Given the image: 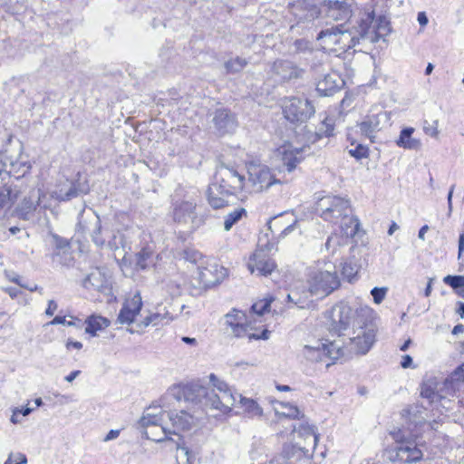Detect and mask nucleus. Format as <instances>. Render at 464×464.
Returning <instances> with one entry per match:
<instances>
[{
	"label": "nucleus",
	"instance_id": "nucleus-53",
	"mask_svg": "<svg viewBox=\"0 0 464 464\" xmlns=\"http://www.w3.org/2000/svg\"><path fill=\"white\" fill-rule=\"evenodd\" d=\"M341 28H343V25L332 26L330 28L322 30L317 35V40L326 39L329 36H332L333 33L339 31Z\"/></svg>",
	"mask_w": 464,
	"mask_h": 464
},
{
	"label": "nucleus",
	"instance_id": "nucleus-7",
	"mask_svg": "<svg viewBox=\"0 0 464 464\" xmlns=\"http://www.w3.org/2000/svg\"><path fill=\"white\" fill-rule=\"evenodd\" d=\"M303 357L312 363H324L326 368L345 357V352L338 341L317 340L302 349Z\"/></svg>",
	"mask_w": 464,
	"mask_h": 464
},
{
	"label": "nucleus",
	"instance_id": "nucleus-28",
	"mask_svg": "<svg viewBox=\"0 0 464 464\" xmlns=\"http://www.w3.org/2000/svg\"><path fill=\"white\" fill-rule=\"evenodd\" d=\"M414 128L407 127L401 130L399 139L396 140V144L406 150H418L421 148V141L419 139L413 138L412 134Z\"/></svg>",
	"mask_w": 464,
	"mask_h": 464
},
{
	"label": "nucleus",
	"instance_id": "nucleus-21",
	"mask_svg": "<svg viewBox=\"0 0 464 464\" xmlns=\"http://www.w3.org/2000/svg\"><path fill=\"white\" fill-rule=\"evenodd\" d=\"M387 120L385 112L367 115L359 124L360 132L362 136L368 138L371 142H374L375 134L382 129L381 122Z\"/></svg>",
	"mask_w": 464,
	"mask_h": 464
},
{
	"label": "nucleus",
	"instance_id": "nucleus-18",
	"mask_svg": "<svg viewBox=\"0 0 464 464\" xmlns=\"http://www.w3.org/2000/svg\"><path fill=\"white\" fill-rule=\"evenodd\" d=\"M276 263L264 249H257L249 257L247 268L251 274L256 271L262 276L270 275L276 268Z\"/></svg>",
	"mask_w": 464,
	"mask_h": 464
},
{
	"label": "nucleus",
	"instance_id": "nucleus-46",
	"mask_svg": "<svg viewBox=\"0 0 464 464\" xmlns=\"http://www.w3.org/2000/svg\"><path fill=\"white\" fill-rule=\"evenodd\" d=\"M209 380H210V382L211 384L213 385L214 389L216 392H218V393L219 394H222L224 392L226 393H233L231 389L228 387V385L219 380L214 373H211L209 375Z\"/></svg>",
	"mask_w": 464,
	"mask_h": 464
},
{
	"label": "nucleus",
	"instance_id": "nucleus-22",
	"mask_svg": "<svg viewBox=\"0 0 464 464\" xmlns=\"http://www.w3.org/2000/svg\"><path fill=\"white\" fill-rule=\"evenodd\" d=\"M86 289H93L108 295L111 293V282L106 275L99 268L92 270L83 281Z\"/></svg>",
	"mask_w": 464,
	"mask_h": 464
},
{
	"label": "nucleus",
	"instance_id": "nucleus-37",
	"mask_svg": "<svg viewBox=\"0 0 464 464\" xmlns=\"http://www.w3.org/2000/svg\"><path fill=\"white\" fill-rule=\"evenodd\" d=\"M247 64L248 61L246 59L240 56H236L225 62L224 67L227 73L234 74L240 72Z\"/></svg>",
	"mask_w": 464,
	"mask_h": 464
},
{
	"label": "nucleus",
	"instance_id": "nucleus-9",
	"mask_svg": "<svg viewBox=\"0 0 464 464\" xmlns=\"http://www.w3.org/2000/svg\"><path fill=\"white\" fill-rule=\"evenodd\" d=\"M316 211L326 222L337 224L352 212L350 201L338 196H325L316 204Z\"/></svg>",
	"mask_w": 464,
	"mask_h": 464
},
{
	"label": "nucleus",
	"instance_id": "nucleus-26",
	"mask_svg": "<svg viewBox=\"0 0 464 464\" xmlns=\"http://www.w3.org/2000/svg\"><path fill=\"white\" fill-rule=\"evenodd\" d=\"M272 71L280 81H288L301 77L303 71L292 62L278 60L272 66Z\"/></svg>",
	"mask_w": 464,
	"mask_h": 464
},
{
	"label": "nucleus",
	"instance_id": "nucleus-23",
	"mask_svg": "<svg viewBox=\"0 0 464 464\" xmlns=\"http://www.w3.org/2000/svg\"><path fill=\"white\" fill-rule=\"evenodd\" d=\"M278 152L281 155L283 166L289 173L292 172L296 168V165L304 159V148H295L291 144L282 146L279 148Z\"/></svg>",
	"mask_w": 464,
	"mask_h": 464
},
{
	"label": "nucleus",
	"instance_id": "nucleus-15",
	"mask_svg": "<svg viewBox=\"0 0 464 464\" xmlns=\"http://www.w3.org/2000/svg\"><path fill=\"white\" fill-rule=\"evenodd\" d=\"M45 194L39 188H32L28 196H25L16 208L17 216L24 220H30L37 206L47 208L49 205L44 202Z\"/></svg>",
	"mask_w": 464,
	"mask_h": 464
},
{
	"label": "nucleus",
	"instance_id": "nucleus-11",
	"mask_svg": "<svg viewBox=\"0 0 464 464\" xmlns=\"http://www.w3.org/2000/svg\"><path fill=\"white\" fill-rule=\"evenodd\" d=\"M375 330L372 324L365 321L353 329V337L349 339L348 346L343 348L345 356L348 353L366 354L375 343Z\"/></svg>",
	"mask_w": 464,
	"mask_h": 464
},
{
	"label": "nucleus",
	"instance_id": "nucleus-54",
	"mask_svg": "<svg viewBox=\"0 0 464 464\" xmlns=\"http://www.w3.org/2000/svg\"><path fill=\"white\" fill-rule=\"evenodd\" d=\"M297 294L295 291H292L287 295V300L293 303L295 305L303 308L304 306L305 300L301 296H296Z\"/></svg>",
	"mask_w": 464,
	"mask_h": 464
},
{
	"label": "nucleus",
	"instance_id": "nucleus-44",
	"mask_svg": "<svg viewBox=\"0 0 464 464\" xmlns=\"http://www.w3.org/2000/svg\"><path fill=\"white\" fill-rule=\"evenodd\" d=\"M423 410V407L415 406L411 409L404 410L403 411L409 416L410 421L418 426L425 423V419L423 417H417L416 415L417 413H421Z\"/></svg>",
	"mask_w": 464,
	"mask_h": 464
},
{
	"label": "nucleus",
	"instance_id": "nucleus-32",
	"mask_svg": "<svg viewBox=\"0 0 464 464\" xmlns=\"http://www.w3.org/2000/svg\"><path fill=\"white\" fill-rule=\"evenodd\" d=\"M196 204L189 201L182 202L179 207L176 209L175 217L176 218L181 222L191 221L195 222L196 219Z\"/></svg>",
	"mask_w": 464,
	"mask_h": 464
},
{
	"label": "nucleus",
	"instance_id": "nucleus-10",
	"mask_svg": "<svg viewBox=\"0 0 464 464\" xmlns=\"http://www.w3.org/2000/svg\"><path fill=\"white\" fill-rule=\"evenodd\" d=\"M278 183L280 180L267 166L251 165L248 168V179L246 180V192L261 193Z\"/></svg>",
	"mask_w": 464,
	"mask_h": 464
},
{
	"label": "nucleus",
	"instance_id": "nucleus-45",
	"mask_svg": "<svg viewBox=\"0 0 464 464\" xmlns=\"http://www.w3.org/2000/svg\"><path fill=\"white\" fill-rule=\"evenodd\" d=\"M342 266V275L348 281H352L358 272L357 266L352 261L343 262Z\"/></svg>",
	"mask_w": 464,
	"mask_h": 464
},
{
	"label": "nucleus",
	"instance_id": "nucleus-62",
	"mask_svg": "<svg viewBox=\"0 0 464 464\" xmlns=\"http://www.w3.org/2000/svg\"><path fill=\"white\" fill-rule=\"evenodd\" d=\"M412 364V358L410 355L402 356V360L401 362V365L402 368H409Z\"/></svg>",
	"mask_w": 464,
	"mask_h": 464
},
{
	"label": "nucleus",
	"instance_id": "nucleus-49",
	"mask_svg": "<svg viewBox=\"0 0 464 464\" xmlns=\"http://www.w3.org/2000/svg\"><path fill=\"white\" fill-rule=\"evenodd\" d=\"M444 283L451 286L453 289L464 287L463 276H447L443 279Z\"/></svg>",
	"mask_w": 464,
	"mask_h": 464
},
{
	"label": "nucleus",
	"instance_id": "nucleus-57",
	"mask_svg": "<svg viewBox=\"0 0 464 464\" xmlns=\"http://www.w3.org/2000/svg\"><path fill=\"white\" fill-rule=\"evenodd\" d=\"M333 245H334V246L335 245H340V242H339V240H338L336 236H333L332 235V236H330L327 238V240H326V242L324 244V247H325L326 250L329 251L333 247Z\"/></svg>",
	"mask_w": 464,
	"mask_h": 464
},
{
	"label": "nucleus",
	"instance_id": "nucleus-24",
	"mask_svg": "<svg viewBox=\"0 0 464 464\" xmlns=\"http://www.w3.org/2000/svg\"><path fill=\"white\" fill-rule=\"evenodd\" d=\"M344 84L343 80L335 72L326 73L323 79L319 80L316 85V91L321 96H330L340 90Z\"/></svg>",
	"mask_w": 464,
	"mask_h": 464
},
{
	"label": "nucleus",
	"instance_id": "nucleus-14",
	"mask_svg": "<svg viewBox=\"0 0 464 464\" xmlns=\"http://www.w3.org/2000/svg\"><path fill=\"white\" fill-rule=\"evenodd\" d=\"M318 434L314 430V427L305 422H299L293 426V440L295 447L302 451L304 455L314 451L317 441Z\"/></svg>",
	"mask_w": 464,
	"mask_h": 464
},
{
	"label": "nucleus",
	"instance_id": "nucleus-12",
	"mask_svg": "<svg viewBox=\"0 0 464 464\" xmlns=\"http://www.w3.org/2000/svg\"><path fill=\"white\" fill-rule=\"evenodd\" d=\"M0 163V182L18 184V188L21 189V193H23L24 185L21 178L29 171L31 166L21 159L13 160L7 157L1 158Z\"/></svg>",
	"mask_w": 464,
	"mask_h": 464
},
{
	"label": "nucleus",
	"instance_id": "nucleus-27",
	"mask_svg": "<svg viewBox=\"0 0 464 464\" xmlns=\"http://www.w3.org/2000/svg\"><path fill=\"white\" fill-rule=\"evenodd\" d=\"M213 121L221 134L232 132L237 126L234 115L225 109L216 111Z\"/></svg>",
	"mask_w": 464,
	"mask_h": 464
},
{
	"label": "nucleus",
	"instance_id": "nucleus-1",
	"mask_svg": "<svg viewBox=\"0 0 464 464\" xmlns=\"http://www.w3.org/2000/svg\"><path fill=\"white\" fill-rule=\"evenodd\" d=\"M391 32L390 22L385 15L376 16L372 5L365 6L359 13V20L354 33L341 28L337 46L347 52L358 45L365 46L384 40Z\"/></svg>",
	"mask_w": 464,
	"mask_h": 464
},
{
	"label": "nucleus",
	"instance_id": "nucleus-13",
	"mask_svg": "<svg viewBox=\"0 0 464 464\" xmlns=\"http://www.w3.org/2000/svg\"><path fill=\"white\" fill-rule=\"evenodd\" d=\"M283 113L290 122H304L314 115V107L307 99L292 97L285 102Z\"/></svg>",
	"mask_w": 464,
	"mask_h": 464
},
{
	"label": "nucleus",
	"instance_id": "nucleus-4",
	"mask_svg": "<svg viewBox=\"0 0 464 464\" xmlns=\"http://www.w3.org/2000/svg\"><path fill=\"white\" fill-rule=\"evenodd\" d=\"M161 400L162 397L144 411L140 424L144 429L147 439L155 442H174L171 438H169V427L165 420L166 411L164 409L169 406L163 407Z\"/></svg>",
	"mask_w": 464,
	"mask_h": 464
},
{
	"label": "nucleus",
	"instance_id": "nucleus-17",
	"mask_svg": "<svg viewBox=\"0 0 464 464\" xmlns=\"http://www.w3.org/2000/svg\"><path fill=\"white\" fill-rule=\"evenodd\" d=\"M226 333L233 338H247L249 342L252 340H267L269 332L263 330L260 334L252 332L253 327L247 322V319L242 321L232 322V324L225 327Z\"/></svg>",
	"mask_w": 464,
	"mask_h": 464
},
{
	"label": "nucleus",
	"instance_id": "nucleus-41",
	"mask_svg": "<svg viewBox=\"0 0 464 464\" xmlns=\"http://www.w3.org/2000/svg\"><path fill=\"white\" fill-rule=\"evenodd\" d=\"M151 256L152 251L150 250V247H143L136 255V266L140 269H145L149 265L148 260L150 259Z\"/></svg>",
	"mask_w": 464,
	"mask_h": 464
},
{
	"label": "nucleus",
	"instance_id": "nucleus-55",
	"mask_svg": "<svg viewBox=\"0 0 464 464\" xmlns=\"http://www.w3.org/2000/svg\"><path fill=\"white\" fill-rule=\"evenodd\" d=\"M294 46L296 52H305L310 49L309 42L304 39H298L295 42Z\"/></svg>",
	"mask_w": 464,
	"mask_h": 464
},
{
	"label": "nucleus",
	"instance_id": "nucleus-43",
	"mask_svg": "<svg viewBox=\"0 0 464 464\" xmlns=\"http://www.w3.org/2000/svg\"><path fill=\"white\" fill-rule=\"evenodd\" d=\"M224 319H225L224 325H225V327H227V326H229L230 324H232V322L236 323L237 321H242V320H245L247 318H246V314L243 311L234 308L225 315Z\"/></svg>",
	"mask_w": 464,
	"mask_h": 464
},
{
	"label": "nucleus",
	"instance_id": "nucleus-29",
	"mask_svg": "<svg viewBox=\"0 0 464 464\" xmlns=\"http://www.w3.org/2000/svg\"><path fill=\"white\" fill-rule=\"evenodd\" d=\"M173 320V315L166 310L165 307H159L158 311L149 316H146L141 322L143 326H158L169 324Z\"/></svg>",
	"mask_w": 464,
	"mask_h": 464
},
{
	"label": "nucleus",
	"instance_id": "nucleus-64",
	"mask_svg": "<svg viewBox=\"0 0 464 464\" xmlns=\"http://www.w3.org/2000/svg\"><path fill=\"white\" fill-rule=\"evenodd\" d=\"M464 252V234L459 235V256Z\"/></svg>",
	"mask_w": 464,
	"mask_h": 464
},
{
	"label": "nucleus",
	"instance_id": "nucleus-33",
	"mask_svg": "<svg viewBox=\"0 0 464 464\" xmlns=\"http://www.w3.org/2000/svg\"><path fill=\"white\" fill-rule=\"evenodd\" d=\"M239 398V402L245 411L250 418L261 417L263 410L260 405L252 399L242 397L240 394L237 395Z\"/></svg>",
	"mask_w": 464,
	"mask_h": 464
},
{
	"label": "nucleus",
	"instance_id": "nucleus-51",
	"mask_svg": "<svg viewBox=\"0 0 464 464\" xmlns=\"http://www.w3.org/2000/svg\"><path fill=\"white\" fill-rule=\"evenodd\" d=\"M386 293H387L386 287H382V288L374 287L371 291V295L373 297L374 303L378 304L383 301V299L386 295Z\"/></svg>",
	"mask_w": 464,
	"mask_h": 464
},
{
	"label": "nucleus",
	"instance_id": "nucleus-52",
	"mask_svg": "<svg viewBox=\"0 0 464 464\" xmlns=\"http://www.w3.org/2000/svg\"><path fill=\"white\" fill-rule=\"evenodd\" d=\"M27 459L23 453L10 454L5 464H26Z\"/></svg>",
	"mask_w": 464,
	"mask_h": 464
},
{
	"label": "nucleus",
	"instance_id": "nucleus-6",
	"mask_svg": "<svg viewBox=\"0 0 464 464\" xmlns=\"http://www.w3.org/2000/svg\"><path fill=\"white\" fill-rule=\"evenodd\" d=\"M372 313L368 306L353 309L347 303L340 302L334 305L329 314L328 328L330 332L338 334L346 330L353 323L355 327L364 322L363 318Z\"/></svg>",
	"mask_w": 464,
	"mask_h": 464
},
{
	"label": "nucleus",
	"instance_id": "nucleus-50",
	"mask_svg": "<svg viewBox=\"0 0 464 464\" xmlns=\"http://www.w3.org/2000/svg\"><path fill=\"white\" fill-rule=\"evenodd\" d=\"M349 154L357 160L365 159L369 156L368 147L358 144L354 149L349 150Z\"/></svg>",
	"mask_w": 464,
	"mask_h": 464
},
{
	"label": "nucleus",
	"instance_id": "nucleus-34",
	"mask_svg": "<svg viewBox=\"0 0 464 464\" xmlns=\"http://www.w3.org/2000/svg\"><path fill=\"white\" fill-rule=\"evenodd\" d=\"M86 324L85 332L95 335L97 331L108 327L110 322L102 316L92 315L86 320Z\"/></svg>",
	"mask_w": 464,
	"mask_h": 464
},
{
	"label": "nucleus",
	"instance_id": "nucleus-31",
	"mask_svg": "<svg viewBox=\"0 0 464 464\" xmlns=\"http://www.w3.org/2000/svg\"><path fill=\"white\" fill-rule=\"evenodd\" d=\"M339 222L341 224L342 232L346 237H353L357 234L360 227V221L356 217L352 215V212L346 214V217H343Z\"/></svg>",
	"mask_w": 464,
	"mask_h": 464
},
{
	"label": "nucleus",
	"instance_id": "nucleus-38",
	"mask_svg": "<svg viewBox=\"0 0 464 464\" xmlns=\"http://www.w3.org/2000/svg\"><path fill=\"white\" fill-rule=\"evenodd\" d=\"M79 195V188L76 183H70V187L66 191H63V188L56 190L53 193L52 197L55 198L60 201H68L72 198H76Z\"/></svg>",
	"mask_w": 464,
	"mask_h": 464
},
{
	"label": "nucleus",
	"instance_id": "nucleus-36",
	"mask_svg": "<svg viewBox=\"0 0 464 464\" xmlns=\"http://www.w3.org/2000/svg\"><path fill=\"white\" fill-rule=\"evenodd\" d=\"M243 217H246V210L244 208H238L229 212L224 217V230L228 232Z\"/></svg>",
	"mask_w": 464,
	"mask_h": 464
},
{
	"label": "nucleus",
	"instance_id": "nucleus-59",
	"mask_svg": "<svg viewBox=\"0 0 464 464\" xmlns=\"http://www.w3.org/2000/svg\"><path fill=\"white\" fill-rule=\"evenodd\" d=\"M297 227V221L295 220L293 224L288 225L280 234V237H285L287 235L292 233Z\"/></svg>",
	"mask_w": 464,
	"mask_h": 464
},
{
	"label": "nucleus",
	"instance_id": "nucleus-48",
	"mask_svg": "<svg viewBox=\"0 0 464 464\" xmlns=\"http://www.w3.org/2000/svg\"><path fill=\"white\" fill-rule=\"evenodd\" d=\"M438 128H439V121L438 120L433 121L431 123H430L427 121H424L423 131L425 132V134H427L434 139L439 138L440 131H439Z\"/></svg>",
	"mask_w": 464,
	"mask_h": 464
},
{
	"label": "nucleus",
	"instance_id": "nucleus-39",
	"mask_svg": "<svg viewBox=\"0 0 464 464\" xmlns=\"http://www.w3.org/2000/svg\"><path fill=\"white\" fill-rule=\"evenodd\" d=\"M177 449L176 459L178 464H193L194 456L190 450L184 446H180L178 441H174Z\"/></svg>",
	"mask_w": 464,
	"mask_h": 464
},
{
	"label": "nucleus",
	"instance_id": "nucleus-16",
	"mask_svg": "<svg viewBox=\"0 0 464 464\" xmlns=\"http://www.w3.org/2000/svg\"><path fill=\"white\" fill-rule=\"evenodd\" d=\"M173 401L177 400L171 399L169 401V407L164 409L166 411L165 419L167 418L169 420L171 426L169 427V434L179 435V431L190 430L195 425L196 418L192 413L185 410H180L179 411H171L170 407Z\"/></svg>",
	"mask_w": 464,
	"mask_h": 464
},
{
	"label": "nucleus",
	"instance_id": "nucleus-63",
	"mask_svg": "<svg viewBox=\"0 0 464 464\" xmlns=\"http://www.w3.org/2000/svg\"><path fill=\"white\" fill-rule=\"evenodd\" d=\"M119 434H120V430H111L108 432V434L105 436L104 441H109V440H115L116 438H118Z\"/></svg>",
	"mask_w": 464,
	"mask_h": 464
},
{
	"label": "nucleus",
	"instance_id": "nucleus-8",
	"mask_svg": "<svg viewBox=\"0 0 464 464\" xmlns=\"http://www.w3.org/2000/svg\"><path fill=\"white\" fill-rule=\"evenodd\" d=\"M307 283L313 295H328L340 286V280L335 266L331 262L322 263L311 268Z\"/></svg>",
	"mask_w": 464,
	"mask_h": 464
},
{
	"label": "nucleus",
	"instance_id": "nucleus-40",
	"mask_svg": "<svg viewBox=\"0 0 464 464\" xmlns=\"http://www.w3.org/2000/svg\"><path fill=\"white\" fill-rule=\"evenodd\" d=\"M334 121L332 118L326 117L318 127L315 131V136L317 139H322L324 137H330L334 135Z\"/></svg>",
	"mask_w": 464,
	"mask_h": 464
},
{
	"label": "nucleus",
	"instance_id": "nucleus-58",
	"mask_svg": "<svg viewBox=\"0 0 464 464\" xmlns=\"http://www.w3.org/2000/svg\"><path fill=\"white\" fill-rule=\"evenodd\" d=\"M58 305L53 300H50L48 303V307L45 310V314L48 316H53L55 311L57 310Z\"/></svg>",
	"mask_w": 464,
	"mask_h": 464
},
{
	"label": "nucleus",
	"instance_id": "nucleus-19",
	"mask_svg": "<svg viewBox=\"0 0 464 464\" xmlns=\"http://www.w3.org/2000/svg\"><path fill=\"white\" fill-rule=\"evenodd\" d=\"M51 244L54 246V251L52 254L53 262L63 266H71L72 258L68 240L51 234Z\"/></svg>",
	"mask_w": 464,
	"mask_h": 464
},
{
	"label": "nucleus",
	"instance_id": "nucleus-25",
	"mask_svg": "<svg viewBox=\"0 0 464 464\" xmlns=\"http://www.w3.org/2000/svg\"><path fill=\"white\" fill-rule=\"evenodd\" d=\"M78 227L82 232H91V236L92 237V241L97 246H103L105 240L101 237V220L98 216L92 213L89 218V224L85 225L84 215H80V219L78 222Z\"/></svg>",
	"mask_w": 464,
	"mask_h": 464
},
{
	"label": "nucleus",
	"instance_id": "nucleus-61",
	"mask_svg": "<svg viewBox=\"0 0 464 464\" xmlns=\"http://www.w3.org/2000/svg\"><path fill=\"white\" fill-rule=\"evenodd\" d=\"M453 375L457 380H464V363L459 365L454 372Z\"/></svg>",
	"mask_w": 464,
	"mask_h": 464
},
{
	"label": "nucleus",
	"instance_id": "nucleus-2",
	"mask_svg": "<svg viewBox=\"0 0 464 464\" xmlns=\"http://www.w3.org/2000/svg\"><path fill=\"white\" fill-rule=\"evenodd\" d=\"M184 398L187 401L199 403L205 407L218 410L226 413L231 411L237 402V396L234 393H218L215 390L191 383L185 386H174L162 396V406H169V401L176 399L177 401Z\"/></svg>",
	"mask_w": 464,
	"mask_h": 464
},
{
	"label": "nucleus",
	"instance_id": "nucleus-60",
	"mask_svg": "<svg viewBox=\"0 0 464 464\" xmlns=\"http://www.w3.org/2000/svg\"><path fill=\"white\" fill-rule=\"evenodd\" d=\"M20 416H22V415L20 414L18 408L14 409L13 414L10 419L11 422L14 424L21 423L22 420H21Z\"/></svg>",
	"mask_w": 464,
	"mask_h": 464
},
{
	"label": "nucleus",
	"instance_id": "nucleus-30",
	"mask_svg": "<svg viewBox=\"0 0 464 464\" xmlns=\"http://www.w3.org/2000/svg\"><path fill=\"white\" fill-rule=\"evenodd\" d=\"M351 5L343 0H335L329 2V16L335 20H343L350 16Z\"/></svg>",
	"mask_w": 464,
	"mask_h": 464
},
{
	"label": "nucleus",
	"instance_id": "nucleus-56",
	"mask_svg": "<svg viewBox=\"0 0 464 464\" xmlns=\"http://www.w3.org/2000/svg\"><path fill=\"white\" fill-rule=\"evenodd\" d=\"M341 29L335 33H333L332 36H329L326 39L322 40L326 45H333V47L337 46V43L339 40L338 35L340 34Z\"/></svg>",
	"mask_w": 464,
	"mask_h": 464
},
{
	"label": "nucleus",
	"instance_id": "nucleus-20",
	"mask_svg": "<svg viewBox=\"0 0 464 464\" xmlns=\"http://www.w3.org/2000/svg\"><path fill=\"white\" fill-rule=\"evenodd\" d=\"M141 307V296L137 293L130 299L124 302L118 314L117 322L121 324H130L140 314Z\"/></svg>",
	"mask_w": 464,
	"mask_h": 464
},
{
	"label": "nucleus",
	"instance_id": "nucleus-42",
	"mask_svg": "<svg viewBox=\"0 0 464 464\" xmlns=\"http://www.w3.org/2000/svg\"><path fill=\"white\" fill-rule=\"evenodd\" d=\"M281 406L285 411H283L282 412L276 411L277 414H281L290 419H300L304 416L299 411V409L295 405H292L290 403H281Z\"/></svg>",
	"mask_w": 464,
	"mask_h": 464
},
{
	"label": "nucleus",
	"instance_id": "nucleus-35",
	"mask_svg": "<svg viewBox=\"0 0 464 464\" xmlns=\"http://www.w3.org/2000/svg\"><path fill=\"white\" fill-rule=\"evenodd\" d=\"M420 396L430 402L435 401L440 396L437 392V382L434 379L424 381L420 387Z\"/></svg>",
	"mask_w": 464,
	"mask_h": 464
},
{
	"label": "nucleus",
	"instance_id": "nucleus-47",
	"mask_svg": "<svg viewBox=\"0 0 464 464\" xmlns=\"http://www.w3.org/2000/svg\"><path fill=\"white\" fill-rule=\"evenodd\" d=\"M271 301H272V299H264V300L256 302L251 307L253 313L259 316L263 315L265 313H266L268 311V308L270 307Z\"/></svg>",
	"mask_w": 464,
	"mask_h": 464
},
{
	"label": "nucleus",
	"instance_id": "nucleus-3",
	"mask_svg": "<svg viewBox=\"0 0 464 464\" xmlns=\"http://www.w3.org/2000/svg\"><path fill=\"white\" fill-rule=\"evenodd\" d=\"M246 192V179L233 168L218 167L214 180L208 189V200L213 208H221L227 204V198Z\"/></svg>",
	"mask_w": 464,
	"mask_h": 464
},
{
	"label": "nucleus",
	"instance_id": "nucleus-5",
	"mask_svg": "<svg viewBox=\"0 0 464 464\" xmlns=\"http://www.w3.org/2000/svg\"><path fill=\"white\" fill-rule=\"evenodd\" d=\"M390 435L397 443L389 452V458L393 462L400 464H412L419 462L423 458V452L420 444L416 441L417 435L406 434L402 430H393Z\"/></svg>",
	"mask_w": 464,
	"mask_h": 464
}]
</instances>
